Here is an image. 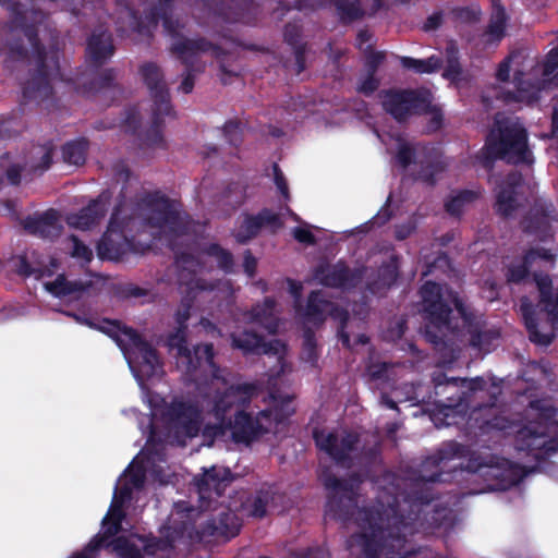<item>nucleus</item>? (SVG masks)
Listing matches in <instances>:
<instances>
[{"instance_id": "1", "label": "nucleus", "mask_w": 558, "mask_h": 558, "mask_svg": "<svg viewBox=\"0 0 558 558\" xmlns=\"http://www.w3.org/2000/svg\"><path fill=\"white\" fill-rule=\"evenodd\" d=\"M73 317L77 323L96 328L117 342L140 387L145 391L144 378L157 375L160 367L153 349L133 329L121 326L117 322L104 320L95 324L87 318L76 315ZM168 345L178 359V366L184 368L186 373L199 368L213 375L210 391L202 400L201 409L198 405L177 401L168 404L159 395L144 392V400L151 411V421L147 430L140 423L143 434H147L146 448L118 480L111 506L102 519L101 533L96 535L75 558H92L100 554L102 548L109 547H111V554L122 558H143L157 555L171 545L173 541H153L133 533L109 542V537L121 529L124 517L122 508L132 500H140L146 473L160 483L167 482L160 474L162 466L156 464V457L148 452L156 437L163 435L171 444L185 445L189 439L196 437L203 427V437L210 441L229 432L233 440L248 442L262 432L270 430L272 421L279 423L294 412L290 395H272V409L260 412L253 420L252 413L246 411V405L255 393L254 386L243 384L227 387L226 380L217 375L213 363L211 345H199L195 348L192 355L184 347V336L181 330L169 338Z\"/></svg>"}, {"instance_id": "2", "label": "nucleus", "mask_w": 558, "mask_h": 558, "mask_svg": "<svg viewBox=\"0 0 558 558\" xmlns=\"http://www.w3.org/2000/svg\"><path fill=\"white\" fill-rule=\"evenodd\" d=\"M541 300L534 308L526 299L521 302V312L530 339L542 345L551 342L558 324V277L554 280L545 276L535 278Z\"/></svg>"}, {"instance_id": "3", "label": "nucleus", "mask_w": 558, "mask_h": 558, "mask_svg": "<svg viewBox=\"0 0 558 558\" xmlns=\"http://www.w3.org/2000/svg\"><path fill=\"white\" fill-rule=\"evenodd\" d=\"M364 521L365 533L352 537L349 543L352 555L386 554V549H393L401 545V519L397 515L395 508L372 511Z\"/></svg>"}, {"instance_id": "4", "label": "nucleus", "mask_w": 558, "mask_h": 558, "mask_svg": "<svg viewBox=\"0 0 558 558\" xmlns=\"http://www.w3.org/2000/svg\"><path fill=\"white\" fill-rule=\"evenodd\" d=\"M486 150L509 162H532L527 136L521 123L512 118L498 117L490 131Z\"/></svg>"}, {"instance_id": "5", "label": "nucleus", "mask_w": 558, "mask_h": 558, "mask_svg": "<svg viewBox=\"0 0 558 558\" xmlns=\"http://www.w3.org/2000/svg\"><path fill=\"white\" fill-rule=\"evenodd\" d=\"M381 97L385 110L399 121L413 113L424 112L430 116L434 129L440 124L441 112L432 104L427 93L418 95L414 92H386Z\"/></svg>"}, {"instance_id": "6", "label": "nucleus", "mask_w": 558, "mask_h": 558, "mask_svg": "<svg viewBox=\"0 0 558 558\" xmlns=\"http://www.w3.org/2000/svg\"><path fill=\"white\" fill-rule=\"evenodd\" d=\"M142 75L156 98L155 100V109H154V118L153 124L154 128H158L160 123L163 121L165 116H169L171 112V108L168 100V95L163 89V86L160 84V74L159 70L154 64H146L142 68Z\"/></svg>"}, {"instance_id": "7", "label": "nucleus", "mask_w": 558, "mask_h": 558, "mask_svg": "<svg viewBox=\"0 0 558 558\" xmlns=\"http://www.w3.org/2000/svg\"><path fill=\"white\" fill-rule=\"evenodd\" d=\"M441 289L437 283L427 282L423 286L421 293L428 313L430 323L436 327H451L449 313L451 310L442 302Z\"/></svg>"}, {"instance_id": "8", "label": "nucleus", "mask_w": 558, "mask_h": 558, "mask_svg": "<svg viewBox=\"0 0 558 558\" xmlns=\"http://www.w3.org/2000/svg\"><path fill=\"white\" fill-rule=\"evenodd\" d=\"M117 220L118 213H114L107 232L98 244V255L102 259H119L129 247L128 240L119 231Z\"/></svg>"}, {"instance_id": "9", "label": "nucleus", "mask_w": 558, "mask_h": 558, "mask_svg": "<svg viewBox=\"0 0 558 558\" xmlns=\"http://www.w3.org/2000/svg\"><path fill=\"white\" fill-rule=\"evenodd\" d=\"M230 481L231 473L228 469L213 466L204 470L203 475L195 480V486L201 499H211L214 495L219 496Z\"/></svg>"}, {"instance_id": "10", "label": "nucleus", "mask_w": 558, "mask_h": 558, "mask_svg": "<svg viewBox=\"0 0 558 558\" xmlns=\"http://www.w3.org/2000/svg\"><path fill=\"white\" fill-rule=\"evenodd\" d=\"M316 445L326 451L332 459L340 461L351 450L355 437L344 432L331 433L326 430L315 432Z\"/></svg>"}, {"instance_id": "11", "label": "nucleus", "mask_w": 558, "mask_h": 558, "mask_svg": "<svg viewBox=\"0 0 558 558\" xmlns=\"http://www.w3.org/2000/svg\"><path fill=\"white\" fill-rule=\"evenodd\" d=\"M179 222L178 204L166 198L158 199L153 216L149 218L151 227L160 229V235H167L177 232Z\"/></svg>"}, {"instance_id": "12", "label": "nucleus", "mask_w": 558, "mask_h": 558, "mask_svg": "<svg viewBox=\"0 0 558 558\" xmlns=\"http://www.w3.org/2000/svg\"><path fill=\"white\" fill-rule=\"evenodd\" d=\"M232 340L234 347L245 352L258 351L265 354H274L278 356V360H281L286 353V345L279 340L262 344L259 337L255 333H245L244 339L233 335Z\"/></svg>"}, {"instance_id": "13", "label": "nucleus", "mask_w": 558, "mask_h": 558, "mask_svg": "<svg viewBox=\"0 0 558 558\" xmlns=\"http://www.w3.org/2000/svg\"><path fill=\"white\" fill-rule=\"evenodd\" d=\"M281 226L277 215L269 210H263L257 216L246 218L236 236L240 241H245L255 235L262 228L276 230Z\"/></svg>"}, {"instance_id": "14", "label": "nucleus", "mask_w": 558, "mask_h": 558, "mask_svg": "<svg viewBox=\"0 0 558 558\" xmlns=\"http://www.w3.org/2000/svg\"><path fill=\"white\" fill-rule=\"evenodd\" d=\"M324 314H329L340 322L347 318V312L335 307L333 304L325 300L320 293H312L308 300L306 320L308 323L320 322L323 320Z\"/></svg>"}, {"instance_id": "15", "label": "nucleus", "mask_w": 558, "mask_h": 558, "mask_svg": "<svg viewBox=\"0 0 558 558\" xmlns=\"http://www.w3.org/2000/svg\"><path fill=\"white\" fill-rule=\"evenodd\" d=\"M520 180L519 175L511 174L497 191L496 209L504 216L511 215L518 205V192L514 189L520 187Z\"/></svg>"}, {"instance_id": "16", "label": "nucleus", "mask_w": 558, "mask_h": 558, "mask_svg": "<svg viewBox=\"0 0 558 558\" xmlns=\"http://www.w3.org/2000/svg\"><path fill=\"white\" fill-rule=\"evenodd\" d=\"M178 263L180 267L183 268L180 278L182 280V288L184 287V292L195 294L196 291H205L207 289V287L203 284L206 280V274L202 267H199L196 274L194 269L196 262L194 259H183Z\"/></svg>"}, {"instance_id": "17", "label": "nucleus", "mask_w": 558, "mask_h": 558, "mask_svg": "<svg viewBox=\"0 0 558 558\" xmlns=\"http://www.w3.org/2000/svg\"><path fill=\"white\" fill-rule=\"evenodd\" d=\"M105 211L104 202L101 199L95 201L78 214L70 215L68 223L73 228L85 230L96 223L105 215Z\"/></svg>"}, {"instance_id": "18", "label": "nucleus", "mask_w": 558, "mask_h": 558, "mask_svg": "<svg viewBox=\"0 0 558 558\" xmlns=\"http://www.w3.org/2000/svg\"><path fill=\"white\" fill-rule=\"evenodd\" d=\"M555 256V252L551 248H533L525 256L524 264L519 265L517 268L511 267L508 271V279L510 281H520L526 275L525 264L533 265L536 260L551 262Z\"/></svg>"}, {"instance_id": "19", "label": "nucleus", "mask_w": 558, "mask_h": 558, "mask_svg": "<svg viewBox=\"0 0 558 558\" xmlns=\"http://www.w3.org/2000/svg\"><path fill=\"white\" fill-rule=\"evenodd\" d=\"M507 16L499 3L494 1V11L490 17L486 38L488 43L499 41L506 36Z\"/></svg>"}, {"instance_id": "20", "label": "nucleus", "mask_w": 558, "mask_h": 558, "mask_svg": "<svg viewBox=\"0 0 558 558\" xmlns=\"http://www.w3.org/2000/svg\"><path fill=\"white\" fill-rule=\"evenodd\" d=\"M45 288L48 292L58 298L73 294L75 299H80L84 293V287L82 284L68 282L62 276H59L54 281L45 282Z\"/></svg>"}, {"instance_id": "21", "label": "nucleus", "mask_w": 558, "mask_h": 558, "mask_svg": "<svg viewBox=\"0 0 558 558\" xmlns=\"http://www.w3.org/2000/svg\"><path fill=\"white\" fill-rule=\"evenodd\" d=\"M89 54L97 61L102 60L112 53V45L110 36L102 32L93 35L87 46Z\"/></svg>"}, {"instance_id": "22", "label": "nucleus", "mask_w": 558, "mask_h": 558, "mask_svg": "<svg viewBox=\"0 0 558 558\" xmlns=\"http://www.w3.org/2000/svg\"><path fill=\"white\" fill-rule=\"evenodd\" d=\"M347 270L342 266L322 268L316 274V279L325 286H345Z\"/></svg>"}, {"instance_id": "23", "label": "nucleus", "mask_w": 558, "mask_h": 558, "mask_svg": "<svg viewBox=\"0 0 558 558\" xmlns=\"http://www.w3.org/2000/svg\"><path fill=\"white\" fill-rule=\"evenodd\" d=\"M240 530L239 519L234 513H225L220 519L219 523L214 526L211 534L219 535L222 537H232L236 535Z\"/></svg>"}, {"instance_id": "24", "label": "nucleus", "mask_w": 558, "mask_h": 558, "mask_svg": "<svg viewBox=\"0 0 558 558\" xmlns=\"http://www.w3.org/2000/svg\"><path fill=\"white\" fill-rule=\"evenodd\" d=\"M32 58L44 74H49L58 68V59L54 52H44L33 45Z\"/></svg>"}, {"instance_id": "25", "label": "nucleus", "mask_w": 558, "mask_h": 558, "mask_svg": "<svg viewBox=\"0 0 558 558\" xmlns=\"http://www.w3.org/2000/svg\"><path fill=\"white\" fill-rule=\"evenodd\" d=\"M401 64L416 73H432L439 68V60L436 57H430L426 60L403 57Z\"/></svg>"}, {"instance_id": "26", "label": "nucleus", "mask_w": 558, "mask_h": 558, "mask_svg": "<svg viewBox=\"0 0 558 558\" xmlns=\"http://www.w3.org/2000/svg\"><path fill=\"white\" fill-rule=\"evenodd\" d=\"M85 156L86 147L82 142L69 143L63 147V158L70 165H82L85 161Z\"/></svg>"}, {"instance_id": "27", "label": "nucleus", "mask_w": 558, "mask_h": 558, "mask_svg": "<svg viewBox=\"0 0 558 558\" xmlns=\"http://www.w3.org/2000/svg\"><path fill=\"white\" fill-rule=\"evenodd\" d=\"M208 263L216 264L223 270H228L232 264L231 256L217 245L210 246L206 253Z\"/></svg>"}, {"instance_id": "28", "label": "nucleus", "mask_w": 558, "mask_h": 558, "mask_svg": "<svg viewBox=\"0 0 558 558\" xmlns=\"http://www.w3.org/2000/svg\"><path fill=\"white\" fill-rule=\"evenodd\" d=\"M388 150L391 153L396 151L397 160L403 167L410 162L413 155V149L402 138H397L392 144H389Z\"/></svg>"}, {"instance_id": "29", "label": "nucleus", "mask_w": 558, "mask_h": 558, "mask_svg": "<svg viewBox=\"0 0 558 558\" xmlns=\"http://www.w3.org/2000/svg\"><path fill=\"white\" fill-rule=\"evenodd\" d=\"M476 196L477 194L471 191L460 192L446 204L447 210L452 215H458L461 211V206L464 203L471 202Z\"/></svg>"}, {"instance_id": "30", "label": "nucleus", "mask_w": 558, "mask_h": 558, "mask_svg": "<svg viewBox=\"0 0 558 558\" xmlns=\"http://www.w3.org/2000/svg\"><path fill=\"white\" fill-rule=\"evenodd\" d=\"M476 196L477 194L471 191L460 192L446 204L447 210L452 215H458L461 211V206L464 203L471 202Z\"/></svg>"}, {"instance_id": "31", "label": "nucleus", "mask_w": 558, "mask_h": 558, "mask_svg": "<svg viewBox=\"0 0 558 558\" xmlns=\"http://www.w3.org/2000/svg\"><path fill=\"white\" fill-rule=\"evenodd\" d=\"M70 245L72 248V256L78 259L81 263H87L92 258V251L84 244L80 243L75 238L70 239Z\"/></svg>"}, {"instance_id": "32", "label": "nucleus", "mask_w": 558, "mask_h": 558, "mask_svg": "<svg viewBox=\"0 0 558 558\" xmlns=\"http://www.w3.org/2000/svg\"><path fill=\"white\" fill-rule=\"evenodd\" d=\"M448 384L461 388L463 395H466L468 392H475L483 388V380L480 378H476V379H454V378H452Z\"/></svg>"}, {"instance_id": "33", "label": "nucleus", "mask_w": 558, "mask_h": 558, "mask_svg": "<svg viewBox=\"0 0 558 558\" xmlns=\"http://www.w3.org/2000/svg\"><path fill=\"white\" fill-rule=\"evenodd\" d=\"M459 75H460V66L457 62L456 51H454V49H450L448 51L447 66H446L444 76L451 81H457Z\"/></svg>"}, {"instance_id": "34", "label": "nucleus", "mask_w": 558, "mask_h": 558, "mask_svg": "<svg viewBox=\"0 0 558 558\" xmlns=\"http://www.w3.org/2000/svg\"><path fill=\"white\" fill-rule=\"evenodd\" d=\"M15 267H16V270L20 274H22V275H31L34 271H39L40 276H50V275H52V271L49 268H46V267H43V268H39V269H35L33 266H31L26 262L25 257H23V256H19L15 259Z\"/></svg>"}, {"instance_id": "35", "label": "nucleus", "mask_w": 558, "mask_h": 558, "mask_svg": "<svg viewBox=\"0 0 558 558\" xmlns=\"http://www.w3.org/2000/svg\"><path fill=\"white\" fill-rule=\"evenodd\" d=\"M265 306H266V310L263 313H260V312L256 313L254 315V319L257 320L258 323L265 325V327L269 330V332H275L277 330V325L272 326L271 324L268 323V319L271 316V310H272L274 304L270 301H266Z\"/></svg>"}, {"instance_id": "36", "label": "nucleus", "mask_w": 558, "mask_h": 558, "mask_svg": "<svg viewBox=\"0 0 558 558\" xmlns=\"http://www.w3.org/2000/svg\"><path fill=\"white\" fill-rule=\"evenodd\" d=\"M293 236L301 243H312L313 235L307 227H298L293 230Z\"/></svg>"}, {"instance_id": "37", "label": "nucleus", "mask_w": 558, "mask_h": 558, "mask_svg": "<svg viewBox=\"0 0 558 558\" xmlns=\"http://www.w3.org/2000/svg\"><path fill=\"white\" fill-rule=\"evenodd\" d=\"M450 301L454 304L456 311L461 316V318L465 323H468L469 322V316L466 314V310H465L463 303L456 295H451V294H450Z\"/></svg>"}, {"instance_id": "38", "label": "nucleus", "mask_w": 558, "mask_h": 558, "mask_svg": "<svg viewBox=\"0 0 558 558\" xmlns=\"http://www.w3.org/2000/svg\"><path fill=\"white\" fill-rule=\"evenodd\" d=\"M265 505L260 499L254 500L252 509H248V513L253 517L260 518L265 514Z\"/></svg>"}, {"instance_id": "39", "label": "nucleus", "mask_w": 558, "mask_h": 558, "mask_svg": "<svg viewBox=\"0 0 558 558\" xmlns=\"http://www.w3.org/2000/svg\"><path fill=\"white\" fill-rule=\"evenodd\" d=\"M532 408L539 411V415L545 418H549L555 414V409L548 404L541 407L539 402H535L532 404Z\"/></svg>"}, {"instance_id": "40", "label": "nucleus", "mask_w": 558, "mask_h": 558, "mask_svg": "<svg viewBox=\"0 0 558 558\" xmlns=\"http://www.w3.org/2000/svg\"><path fill=\"white\" fill-rule=\"evenodd\" d=\"M377 82L374 77L369 76L364 82H362L359 86V89L365 94L372 93L376 89Z\"/></svg>"}, {"instance_id": "41", "label": "nucleus", "mask_w": 558, "mask_h": 558, "mask_svg": "<svg viewBox=\"0 0 558 558\" xmlns=\"http://www.w3.org/2000/svg\"><path fill=\"white\" fill-rule=\"evenodd\" d=\"M531 438H532V440L530 442H527V448H530V449L545 448L546 452L555 449L553 445H547L544 441H541L539 437H537V436H531Z\"/></svg>"}, {"instance_id": "42", "label": "nucleus", "mask_w": 558, "mask_h": 558, "mask_svg": "<svg viewBox=\"0 0 558 558\" xmlns=\"http://www.w3.org/2000/svg\"><path fill=\"white\" fill-rule=\"evenodd\" d=\"M244 269L247 272V275L251 277L254 275L255 267H256V259L252 257L250 254L245 255L244 257Z\"/></svg>"}, {"instance_id": "43", "label": "nucleus", "mask_w": 558, "mask_h": 558, "mask_svg": "<svg viewBox=\"0 0 558 558\" xmlns=\"http://www.w3.org/2000/svg\"><path fill=\"white\" fill-rule=\"evenodd\" d=\"M195 46L194 43L190 41V40H185V41H182V43H179V44H175V50L179 52V54L184 58V56L186 54V52L191 49H193Z\"/></svg>"}, {"instance_id": "44", "label": "nucleus", "mask_w": 558, "mask_h": 558, "mask_svg": "<svg viewBox=\"0 0 558 558\" xmlns=\"http://www.w3.org/2000/svg\"><path fill=\"white\" fill-rule=\"evenodd\" d=\"M275 171H277V169H275ZM276 185L278 187V190L280 191V193L283 195V197H288V187H287V184L284 182V179L281 174H279L278 172H276Z\"/></svg>"}, {"instance_id": "45", "label": "nucleus", "mask_w": 558, "mask_h": 558, "mask_svg": "<svg viewBox=\"0 0 558 558\" xmlns=\"http://www.w3.org/2000/svg\"><path fill=\"white\" fill-rule=\"evenodd\" d=\"M288 283H289V289H290L291 294L294 298H299L301 294L302 286L292 280H289Z\"/></svg>"}, {"instance_id": "46", "label": "nucleus", "mask_w": 558, "mask_h": 558, "mask_svg": "<svg viewBox=\"0 0 558 558\" xmlns=\"http://www.w3.org/2000/svg\"><path fill=\"white\" fill-rule=\"evenodd\" d=\"M137 121V113L135 111H132L129 113L125 122L129 126H132Z\"/></svg>"}, {"instance_id": "47", "label": "nucleus", "mask_w": 558, "mask_h": 558, "mask_svg": "<svg viewBox=\"0 0 558 558\" xmlns=\"http://www.w3.org/2000/svg\"><path fill=\"white\" fill-rule=\"evenodd\" d=\"M192 87H193V83L189 78H185L181 85V89L184 93H190L192 90Z\"/></svg>"}, {"instance_id": "48", "label": "nucleus", "mask_w": 558, "mask_h": 558, "mask_svg": "<svg viewBox=\"0 0 558 558\" xmlns=\"http://www.w3.org/2000/svg\"><path fill=\"white\" fill-rule=\"evenodd\" d=\"M368 38H369V36H368V34H367V33H361V34L359 35L357 40H359V45H360V47H361V48H362L363 43H364V41H366V40H368Z\"/></svg>"}, {"instance_id": "49", "label": "nucleus", "mask_w": 558, "mask_h": 558, "mask_svg": "<svg viewBox=\"0 0 558 558\" xmlns=\"http://www.w3.org/2000/svg\"><path fill=\"white\" fill-rule=\"evenodd\" d=\"M187 318H189V314L187 313H184V314L178 313L177 320H178L179 324H183Z\"/></svg>"}, {"instance_id": "50", "label": "nucleus", "mask_w": 558, "mask_h": 558, "mask_svg": "<svg viewBox=\"0 0 558 558\" xmlns=\"http://www.w3.org/2000/svg\"><path fill=\"white\" fill-rule=\"evenodd\" d=\"M340 338H341V340H342L343 344H345V345H348V347L350 345L349 336H348L347 333H344L343 331H341V333H340Z\"/></svg>"}, {"instance_id": "51", "label": "nucleus", "mask_w": 558, "mask_h": 558, "mask_svg": "<svg viewBox=\"0 0 558 558\" xmlns=\"http://www.w3.org/2000/svg\"><path fill=\"white\" fill-rule=\"evenodd\" d=\"M338 484L339 483L337 481H327L326 482V486L329 487V488H337Z\"/></svg>"}, {"instance_id": "52", "label": "nucleus", "mask_w": 558, "mask_h": 558, "mask_svg": "<svg viewBox=\"0 0 558 558\" xmlns=\"http://www.w3.org/2000/svg\"><path fill=\"white\" fill-rule=\"evenodd\" d=\"M186 509L183 507V504H177L175 505V511L177 513H180V512H183L185 511Z\"/></svg>"}, {"instance_id": "53", "label": "nucleus", "mask_w": 558, "mask_h": 558, "mask_svg": "<svg viewBox=\"0 0 558 558\" xmlns=\"http://www.w3.org/2000/svg\"><path fill=\"white\" fill-rule=\"evenodd\" d=\"M48 219H49V214H47V215H45L44 217H41V218L39 219V223H46V222L48 221Z\"/></svg>"}, {"instance_id": "54", "label": "nucleus", "mask_w": 558, "mask_h": 558, "mask_svg": "<svg viewBox=\"0 0 558 558\" xmlns=\"http://www.w3.org/2000/svg\"><path fill=\"white\" fill-rule=\"evenodd\" d=\"M9 178L11 180L12 183H16L17 182V179L15 175L12 174V172H9Z\"/></svg>"}, {"instance_id": "55", "label": "nucleus", "mask_w": 558, "mask_h": 558, "mask_svg": "<svg viewBox=\"0 0 558 558\" xmlns=\"http://www.w3.org/2000/svg\"><path fill=\"white\" fill-rule=\"evenodd\" d=\"M527 433H531V432H530V430H521V432H520V437H521L522 439H525V437L527 436Z\"/></svg>"}, {"instance_id": "56", "label": "nucleus", "mask_w": 558, "mask_h": 558, "mask_svg": "<svg viewBox=\"0 0 558 558\" xmlns=\"http://www.w3.org/2000/svg\"><path fill=\"white\" fill-rule=\"evenodd\" d=\"M373 58H374L375 61H379L380 59H383V54L378 52V53H375L373 56Z\"/></svg>"}, {"instance_id": "57", "label": "nucleus", "mask_w": 558, "mask_h": 558, "mask_svg": "<svg viewBox=\"0 0 558 558\" xmlns=\"http://www.w3.org/2000/svg\"><path fill=\"white\" fill-rule=\"evenodd\" d=\"M397 138H398V137H396V140H397ZM393 141H395V138H393V137H390V142H389V143H387V141H386V140H383V143H384V144H386V145H387V148H388V147H389V144H392V143H393Z\"/></svg>"}, {"instance_id": "58", "label": "nucleus", "mask_w": 558, "mask_h": 558, "mask_svg": "<svg viewBox=\"0 0 558 558\" xmlns=\"http://www.w3.org/2000/svg\"><path fill=\"white\" fill-rule=\"evenodd\" d=\"M397 138H398V137H396V140H397ZM393 141H395V138H393V137H390V142H389V143H387V141H386V140H383V143H384V144H386V145H387V148H388V147H389V144H392V143H393Z\"/></svg>"}, {"instance_id": "59", "label": "nucleus", "mask_w": 558, "mask_h": 558, "mask_svg": "<svg viewBox=\"0 0 558 558\" xmlns=\"http://www.w3.org/2000/svg\"><path fill=\"white\" fill-rule=\"evenodd\" d=\"M408 233H409V232H407V233H402V232H400V231H399V232H398V238L403 239V238H405V236H407V234H408Z\"/></svg>"}, {"instance_id": "60", "label": "nucleus", "mask_w": 558, "mask_h": 558, "mask_svg": "<svg viewBox=\"0 0 558 558\" xmlns=\"http://www.w3.org/2000/svg\"><path fill=\"white\" fill-rule=\"evenodd\" d=\"M202 325H203L204 327H207V326H208V327H210V324H209L208 322H202Z\"/></svg>"}, {"instance_id": "61", "label": "nucleus", "mask_w": 558, "mask_h": 558, "mask_svg": "<svg viewBox=\"0 0 558 558\" xmlns=\"http://www.w3.org/2000/svg\"><path fill=\"white\" fill-rule=\"evenodd\" d=\"M388 407L393 409L395 408V403L392 401L388 402Z\"/></svg>"}, {"instance_id": "62", "label": "nucleus", "mask_w": 558, "mask_h": 558, "mask_svg": "<svg viewBox=\"0 0 558 558\" xmlns=\"http://www.w3.org/2000/svg\"><path fill=\"white\" fill-rule=\"evenodd\" d=\"M359 14H360V12H355V13H353L351 16H353V17H354V16H357Z\"/></svg>"}, {"instance_id": "63", "label": "nucleus", "mask_w": 558, "mask_h": 558, "mask_svg": "<svg viewBox=\"0 0 558 558\" xmlns=\"http://www.w3.org/2000/svg\"><path fill=\"white\" fill-rule=\"evenodd\" d=\"M474 344H475V345H478V347H481V345H482L480 341H478V342H474Z\"/></svg>"}]
</instances>
